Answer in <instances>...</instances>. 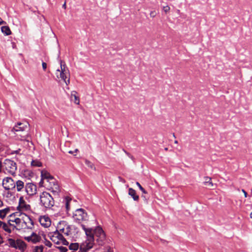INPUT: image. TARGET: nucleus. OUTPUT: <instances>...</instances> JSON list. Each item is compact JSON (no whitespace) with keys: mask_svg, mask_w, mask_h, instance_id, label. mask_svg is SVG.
I'll use <instances>...</instances> for the list:
<instances>
[{"mask_svg":"<svg viewBox=\"0 0 252 252\" xmlns=\"http://www.w3.org/2000/svg\"><path fill=\"white\" fill-rule=\"evenodd\" d=\"M15 134V136L17 139L23 141L27 143L26 145L28 147H31V145H32L31 141L30 135L28 132H13Z\"/></svg>","mask_w":252,"mask_h":252,"instance_id":"0eeeda50","label":"nucleus"},{"mask_svg":"<svg viewBox=\"0 0 252 252\" xmlns=\"http://www.w3.org/2000/svg\"><path fill=\"white\" fill-rule=\"evenodd\" d=\"M31 165L33 166L40 167L41 166L42 164L38 160H32L31 162Z\"/></svg>","mask_w":252,"mask_h":252,"instance_id":"c756f323","label":"nucleus"},{"mask_svg":"<svg viewBox=\"0 0 252 252\" xmlns=\"http://www.w3.org/2000/svg\"><path fill=\"white\" fill-rule=\"evenodd\" d=\"M42 68H43V70H45L47 68V64H46V63H45V62H42Z\"/></svg>","mask_w":252,"mask_h":252,"instance_id":"ea45409f","label":"nucleus"},{"mask_svg":"<svg viewBox=\"0 0 252 252\" xmlns=\"http://www.w3.org/2000/svg\"><path fill=\"white\" fill-rule=\"evenodd\" d=\"M57 248L60 250L61 252H66L67 251V249L64 247L59 246Z\"/></svg>","mask_w":252,"mask_h":252,"instance_id":"f704fd0d","label":"nucleus"},{"mask_svg":"<svg viewBox=\"0 0 252 252\" xmlns=\"http://www.w3.org/2000/svg\"><path fill=\"white\" fill-rule=\"evenodd\" d=\"M104 252H113V250L110 247H107L106 248V251Z\"/></svg>","mask_w":252,"mask_h":252,"instance_id":"79ce46f5","label":"nucleus"},{"mask_svg":"<svg viewBox=\"0 0 252 252\" xmlns=\"http://www.w3.org/2000/svg\"><path fill=\"white\" fill-rule=\"evenodd\" d=\"M16 153H18V151H16Z\"/></svg>","mask_w":252,"mask_h":252,"instance_id":"052dcab7","label":"nucleus"},{"mask_svg":"<svg viewBox=\"0 0 252 252\" xmlns=\"http://www.w3.org/2000/svg\"><path fill=\"white\" fill-rule=\"evenodd\" d=\"M129 156V158H130L132 159H133V157L132 156H131L130 154H129V153L125 152Z\"/></svg>","mask_w":252,"mask_h":252,"instance_id":"a18cd8bd","label":"nucleus"},{"mask_svg":"<svg viewBox=\"0 0 252 252\" xmlns=\"http://www.w3.org/2000/svg\"><path fill=\"white\" fill-rule=\"evenodd\" d=\"M71 201V199L69 197H66L64 198V201L65 205L66 210L67 211H68L69 210V204Z\"/></svg>","mask_w":252,"mask_h":252,"instance_id":"393cba45","label":"nucleus"},{"mask_svg":"<svg viewBox=\"0 0 252 252\" xmlns=\"http://www.w3.org/2000/svg\"><path fill=\"white\" fill-rule=\"evenodd\" d=\"M150 15L151 17L154 18L156 16V12L155 11H151Z\"/></svg>","mask_w":252,"mask_h":252,"instance_id":"4c0bfd02","label":"nucleus"},{"mask_svg":"<svg viewBox=\"0 0 252 252\" xmlns=\"http://www.w3.org/2000/svg\"><path fill=\"white\" fill-rule=\"evenodd\" d=\"M60 69H58L56 70V75L58 79L63 80L66 85H68L70 83V72L63 61H60Z\"/></svg>","mask_w":252,"mask_h":252,"instance_id":"f03ea898","label":"nucleus"},{"mask_svg":"<svg viewBox=\"0 0 252 252\" xmlns=\"http://www.w3.org/2000/svg\"><path fill=\"white\" fill-rule=\"evenodd\" d=\"M49 237L51 241L56 244L59 245L62 244L64 245H68L69 244V243L63 237V235L58 231L50 233Z\"/></svg>","mask_w":252,"mask_h":252,"instance_id":"20e7f679","label":"nucleus"},{"mask_svg":"<svg viewBox=\"0 0 252 252\" xmlns=\"http://www.w3.org/2000/svg\"><path fill=\"white\" fill-rule=\"evenodd\" d=\"M79 244L78 243H71L69 246V248L71 250H77L78 249Z\"/></svg>","mask_w":252,"mask_h":252,"instance_id":"cd10ccee","label":"nucleus"},{"mask_svg":"<svg viewBox=\"0 0 252 252\" xmlns=\"http://www.w3.org/2000/svg\"><path fill=\"white\" fill-rule=\"evenodd\" d=\"M0 167H2V162L0 160Z\"/></svg>","mask_w":252,"mask_h":252,"instance_id":"3c124183","label":"nucleus"},{"mask_svg":"<svg viewBox=\"0 0 252 252\" xmlns=\"http://www.w3.org/2000/svg\"><path fill=\"white\" fill-rule=\"evenodd\" d=\"M15 185L17 191H20L24 187V183L21 180H18L16 182Z\"/></svg>","mask_w":252,"mask_h":252,"instance_id":"4be33fe9","label":"nucleus"},{"mask_svg":"<svg viewBox=\"0 0 252 252\" xmlns=\"http://www.w3.org/2000/svg\"><path fill=\"white\" fill-rule=\"evenodd\" d=\"M1 31L6 35H9L11 34V32L8 26H2L1 27Z\"/></svg>","mask_w":252,"mask_h":252,"instance_id":"5701e85b","label":"nucleus"},{"mask_svg":"<svg viewBox=\"0 0 252 252\" xmlns=\"http://www.w3.org/2000/svg\"><path fill=\"white\" fill-rule=\"evenodd\" d=\"M16 243V247H15L16 249L24 251L26 248V244L23 241L18 239Z\"/></svg>","mask_w":252,"mask_h":252,"instance_id":"f3484780","label":"nucleus"},{"mask_svg":"<svg viewBox=\"0 0 252 252\" xmlns=\"http://www.w3.org/2000/svg\"><path fill=\"white\" fill-rule=\"evenodd\" d=\"M170 9V7L168 5L163 7V10L166 13L169 11Z\"/></svg>","mask_w":252,"mask_h":252,"instance_id":"c9c22d12","label":"nucleus"},{"mask_svg":"<svg viewBox=\"0 0 252 252\" xmlns=\"http://www.w3.org/2000/svg\"><path fill=\"white\" fill-rule=\"evenodd\" d=\"M3 23H5V22L3 21L0 18V25H1Z\"/></svg>","mask_w":252,"mask_h":252,"instance_id":"49530a36","label":"nucleus"},{"mask_svg":"<svg viewBox=\"0 0 252 252\" xmlns=\"http://www.w3.org/2000/svg\"><path fill=\"white\" fill-rule=\"evenodd\" d=\"M54 177L51 176L49 173L47 172L46 171H42L41 172V178L44 180H45L46 182L50 180L51 178H53Z\"/></svg>","mask_w":252,"mask_h":252,"instance_id":"a211bd4d","label":"nucleus"},{"mask_svg":"<svg viewBox=\"0 0 252 252\" xmlns=\"http://www.w3.org/2000/svg\"><path fill=\"white\" fill-rule=\"evenodd\" d=\"M71 100L74 102V103L78 105L80 103L79 97L77 95V93L76 91H72L70 95Z\"/></svg>","mask_w":252,"mask_h":252,"instance_id":"dca6fc26","label":"nucleus"},{"mask_svg":"<svg viewBox=\"0 0 252 252\" xmlns=\"http://www.w3.org/2000/svg\"><path fill=\"white\" fill-rule=\"evenodd\" d=\"M119 181L120 182H123L124 183H125L126 182V180L124 179H123L122 177H119Z\"/></svg>","mask_w":252,"mask_h":252,"instance_id":"37998d69","label":"nucleus"},{"mask_svg":"<svg viewBox=\"0 0 252 252\" xmlns=\"http://www.w3.org/2000/svg\"><path fill=\"white\" fill-rule=\"evenodd\" d=\"M167 149H167V148H165V151H167Z\"/></svg>","mask_w":252,"mask_h":252,"instance_id":"13d9d810","label":"nucleus"},{"mask_svg":"<svg viewBox=\"0 0 252 252\" xmlns=\"http://www.w3.org/2000/svg\"><path fill=\"white\" fill-rule=\"evenodd\" d=\"M242 191L244 193L245 197H247V192L244 189H243L242 190Z\"/></svg>","mask_w":252,"mask_h":252,"instance_id":"c03bdc74","label":"nucleus"},{"mask_svg":"<svg viewBox=\"0 0 252 252\" xmlns=\"http://www.w3.org/2000/svg\"><path fill=\"white\" fill-rule=\"evenodd\" d=\"M1 171V167H0V172Z\"/></svg>","mask_w":252,"mask_h":252,"instance_id":"bf43d9fd","label":"nucleus"},{"mask_svg":"<svg viewBox=\"0 0 252 252\" xmlns=\"http://www.w3.org/2000/svg\"><path fill=\"white\" fill-rule=\"evenodd\" d=\"M3 223H4V222H3L0 220V227H1L2 224H3Z\"/></svg>","mask_w":252,"mask_h":252,"instance_id":"09e8293b","label":"nucleus"},{"mask_svg":"<svg viewBox=\"0 0 252 252\" xmlns=\"http://www.w3.org/2000/svg\"><path fill=\"white\" fill-rule=\"evenodd\" d=\"M3 166L7 173L13 175L17 170V164L14 161L9 159H5L3 162Z\"/></svg>","mask_w":252,"mask_h":252,"instance_id":"423d86ee","label":"nucleus"},{"mask_svg":"<svg viewBox=\"0 0 252 252\" xmlns=\"http://www.w3.org/2000/svg\"><path fill=\"white\" fill-rule=\"evenodd\" d=\"M128 194L133 198L134 201L139 200V196L136 195V191L132 188L128 189Z\"/></svg>","mask_w":252,"mask_h":252,"instance_id":"6ab92c4d","label":"nucleus"},{"mask_svg":"<svg viewBox=\"0 0 252 252\" xmlns=\"http://www.w3.org/2000/svg\"><path fill=\"white\" fill-rule=\"evenodd\" d=\"M3 241L2 240V239L1 238V237L0 236V245L2 243Z\"/></svg>","mask_w":252,"mask_h":252,"instance_id":"8fccbe9b","label":"nucleus"},{"mask_svg":"<svg viewBox=\"0 0 252 252\" xmlns=\"http://www.w3.org/2000/svg\"><path fill=\"white\" fill-rule=\"evenodd\" d=\"M174 143H175V144H177V143H178V141H177V140H175V141H174Z\"/></svg>","mask_w":252,"mask_h":252,"instance_id":"603ef678","label":"nucleus"},{"mask_svg":"<svg viewBox=\"0 0 252 252\" xmlns=\"http://www.w3.org/2000/svg\"><path fill=\"white\" fill-rule=\"evenodd\" d=\"M136 185L139 187V189L142 191V192L144 194H146L147 192L145 190V189L141 186L140 183L138 182L136 183Z\"/></svg>","mask_w":252,"mask_h":252,"instance_id":"473e14b6","label":"nucleus"},{"mask_svg":"<svg viewBox=\"0 0 252 252\" xmlns=\"http://www.w3.org/2000/svg\"><path fill=\"white\" fill-rule=\"evenodd\" d=\"M9 212V208H5L3 210H0V218L1 219L4 218L6 214Z\"/></svg>","mask_w":252,"mask_h":252,"instance_id":"a878e982","label":"nucleus"},{"mask_svg":"<svg viewBox=\"0 0 252 252\" xmlns=\"http://www.w3.org/2000/svg\"><path fill=\"white\" fill-rule=\"evenodd\" d=\"M45 245H46V246H48L49 248H51L52 246V243L50 241H47L45 242Z\"/></svg>","mask_w":252,"mask_h":252,"instance_id":"58836bf2","label":"nucleus"},{"mask_svg":"<svg viewBox=\"0 0 252 252\" xmlns=\"http://www.w3.org/2000/svg\"><path fill=\"white\" fill-rule=\"evenodd\" d=\"M63 7L64 9L66 8V2H65L64 4L63 5Z\"/></svg>","mask_w":252,"mask_h":252,"instance_id":"de8ad7c7","label":"nucleus"},{"mask_svg":"<svg viewBox=\"0 0 252 252\" xmlns=\"http://www.w3.org/2000/svg\"><path fill=\"white\" fill-rule=\"evenodd\" d=\"M8 241V243H9L10 247H11L12 248H15V247H16V246L17 244L16 242H17V240L16 241H15L12 239H9Z\"/></svg>","mask_w":252,"mask_h":252,"instance_id":"bb28decb","label":"nucleus"},{"mask_svg":"<svg viewBox=\"0 0 252 252\" xmlns=\"http://www.w3.org/2000/svg\"><path fill=\"white\" fill-rule=\"evenodd\" d=\"M27 222L26 221L24 220V214L23 215V221L22 225L20 226V228L22 229H26L27 228Z\"/></svg>","mask_w":252,"mask_h":252,"instance_id":"72a5a7b5","label":"nucleus"},{"mask_svg":"<svg viewBox=\"0 0 252 252\" xmlns=\"http://www.w3.org/2000/svg\"><path fill=\"white\" fill-rule=\"evenodd\" d=\"M73 218L74 220L79 221L86 220L88 219V215L83 209L80 208L75 210Z\"/></svg>","mask_w":252,"mask_h":252,"instance_id":"6e6552de","label":"nucleus"},{"mask_svg":"<svg viewBox=\"0 0 252 252\" xmlns=\"http://www.w3.org/2000/svg\"><path fill=\"white\" fill-rule=\"evenodd\" d=\"M173 136H174V137H175V134H173Z\"/></svg>","mask_w":252,"mask_h":252,"instance_id":"680f3d73","label":"nucleus"},{"mask_svg":"<svg viewBox=\"0 0 252 252\" xmlns=\"http://www.w3.org/2000/svg\"><path fill=\"white\" fill-rule=\"evenodd\" d=\"M43 246H36L35 247V249L34 250V252H43Z\"/></svg>","mask_w":252,"mask_h":252,"instance_id":"7c9ffc66","label":"nucleus"},{"mask_svg":"<svg viewBox=\"0 0 252 252\" xmlns=\"http://www.w3.org/2000/svg\"><path fill=\"white\" fill-rule=\"evenodd\" d=\"M45 187L51 190L54 194H58L60 192V188L58 182L54 178L46 182Z\"/></svg>","mask_w":252,"mask_h":252,"instance_id":"39448f33","label":"nucleus"},{"mask_svg":"<svg viewBox=\"0 0 252 252\" xmlns=\"http://www.w3.org/2000/svg\"><path fill=\"white\" fill-rule=\"evenodd\" d=\"M142 197H144V198H146L145 196H144V195H142Z\"/></svg>","mask_w":252,"mask_h":252,"instance_id":"4d7b16f0","label":"nucleus"},{"mask_svg":"<svg viewBox=\"0 0 252 252\" xmlns=\"http://www.w3.org/2000/svg\"><path fill=\"white\" fill-rule=\"evenodd\" d=\"M28 124L24 123H18L15 126L12 128L11 131L12 132H28L27 129Z\"/></svg>","mask_w":252,"mask_h":252,"instance_id":"9d476101","label":"nucleus"},{"mask_svg":"<svg viewBox=\"0 0 252 252\" xmlns=\"http://www.w3.org/2000/svg\"><path fill=\"white\" fill-rule=\"evenodd\" d=\"M1 228L3 229L6 232L10 233L11 232V229L9 228L8 225L4 222L3 224H2V225L1 226Z\"/></svg>","mask_w":252,"mask_h":252,"instance_id":"c85d7f7f","label":"nucleus"},{"mask_svg":"<svg viewBox=\"0 0 252 252\" xmlns=\"http://www.w3.org/2000/svg\"><path fill=\"white\" fill-rule=\"evenodd\" d=\"M12 220H10L9 221H8V223L9 224V225L11 226H13V228H16V226L14 225L13 224H12L11 222H13L12 221H11Z\"/></svg>","mask_w":252,"mask_h":252,"instance_id":"a19ab883","label":"nucleus"},{"mask_svg":"<svg viewBox=\"0 0 252 252\" xmlns=\"http://www.w3.org/2000/svg\"><path fill=\"white\" fill-rule=\"evenodd\" d=\"M250 217H251V218H252V213H251V214H250Z\"/></svg>","mask_w":252,"mask_h":252,"instance_id":"5fc2aeb1","label":"nucleus"},{"mask_svg":"<svg viewBox=\"0 0 252 252\" xmlns=\"http://www.w3.org/2000/svg\"><path fill=\"white\" fill-rule=\"evenodd\" d=\"M12 222H14L15 224H16L17 228H16L17 229H21L22 228H20V226L22 225V221H23V215H21V218H17L14 219V220H11Z\"/></svg>","mask_w":252,"mask_h":252,"instance_id":"aec40b11","label":"nucleus"},{"mask_svg":"<svg viewBox=\"0 0 252 252\" xmlns=\"http://www.w3.org/2000/svg\"><path fill=\"white\" fill-rule=\"evenodd\" d=\"M62 224L63 225V227L61 228L62 224H60V226H59L60 231L66 236H70L71 234L70 226L65 222H63Z\"/></svg>","mask_w":252,"mask_h":252,"instance_id":"ddd939ff","label":"nucleus"},{"mask_svg":"<svg viewBox=\"0 0 252 252\" xmlns=\"http://www.w3.org/2000/svg\"><path fill=\"white\" fill-rule=\"evenodd\" d=\"M24 220L27 222V229H32L34 226L33 220L28 215L24 214Z\"/></svg>","mask_w":252,"mask_h":252,"instance_id":"2eb2a0df","label":"nucleus"},{"mask_svg":"<svg viewBox=\"0 0 252 252\" xmlns=\"http://www.w3.org/2000/svg\"><path fill=\"white\" fill-rule=\"evenodd\" d=\"M81 227L85 231L87 237L85 243L80 246V250L81 252H87L92 249L95 239L99 245H102L104 244L105 234L101 227L98 226L94 229H93L91 228H87L84 224H81Z\"/></svg>","mask_w":252,"mask_h":252,"instance_id":"f257e3e1","label":"nucleus"},{"mask_svg":"<svg viewBox=\"0 0 252 252\" xmlns=\"http://www.w3.org/2000/svg\"><path fill=\"white\" fill-rule=\"evenodd\" d=\"M2 186L6 190L14 189L16 187L15 183L11 177H6L3 179Z\"/></svg>","mask_w":252,"mask_h":252,"instance_id":"1a4fd4ad","label":"nucleus"},{"mask_svg":"<svg viewBox=\"0 0 252 252\" xmlns=\"http://www.w3.org/2000/svg\"><path fill=\"white\" fill-rule=\"evenodd\" d=\"M78 149H76L75 151V152H78Z\"/></svg>","mask_w":252,"mask_h":252,"instance_id":"6e6d98bb","label":"nucleus"},{"mask_svg":"<svg viewBox=\"0 0 252 252\" xmlns=\"http://www.w3.org/2000/svg\"><path fill=\"white\" fill-rule=\"evenodd\" d=\"M68 153H70V154H72V153H73V152H72V151H69V152H68Z\"/></svg>","mask_w":252,"mask_h":252,"instance_id":"864d4df0","label":"nucleus"},{"mask_svg":"<svg viewBox=\"0 0 252 252\" xmlns=\"http://www.w3.org/2000/svg\"><path fill=\"white\" fill-rule=\"evenodd\" d=\"M205 181L204 182V185L209 188H212L214 187V184L211 181V178L209 177H205L204 178Z\"/></svg>","mask_w":252,"mask_h":252,"instance_id":"412c9836","label":"nucleus"},{"mask_svg":"<svg viewBox=\"0 0 252 252\" xmlns=\"http://www.w3.org/2000/svg\"><path fill=\"white\" fill-rule=\"evenodd\" d=\"M85 162V164L91 168L93 169L94 168L93 164L89 160L86 159Z\"/></svg>","mask_w":252,"mask_h":252,"instance_id":"2f4dec72","label":"nucleus"},{"mask_svg":"<svg viewBox=\"0 0 252 252\" xmlns=\"http://www.w3.org/2000/svg\"><path fill=\"white\" fill-rule=\"evenodd\" d=\"M39 221L42 226L46 228L49 227L51 224L50 219L46 216H41L39 218Z\"/></svg>","mask_w":252,"mask_h":252,"instance_id":"f8f14e48","label":"nucleus"},{"mask_svg":"<svg viewBox=\"0 0 252 252\" xmlns=\"http://www.w3.org/2000/svg\"><path fill=\"white\" fill-rule=\"evenodd\" d=\"M19 206L22 208H25L28 209L30 207L29 205H27L23 197H21L19 199Z\"/></svg>","mask_w":252,"mask_h":252,"instance_id":"b1692460","label":"nucleus"},{"mask_svg":"<svg viewBox=\"0 0 252 252\" xmlns=\"http://www.w3.org/2000/svg\"><path fill=\"white\" fill-rule=\"evenodd\" d=\"M40 204L47 209H50L54 206V200L52 196L47 192H43L40 196Z\"/></svg>","mask_w":252,"mask_h":252,"instance_id":"7ed1b4c3","label":"nucleus"},{"mask_svg":"<svg viewBox=\"0 0 252 252\" xmlns=\"http://www.w3.org/2000/svg\"><path fill=\"white\" fill-rule=\"evenodd\" d=\"M25 189L29 195H33L36 192V186L32 183H29L26 185Z\"/></svg>","mask_w":252,"mask_h":252,"instance_id":"9b49d317","label":"nucleus"},{"mask_svg":"<svg viewBox=\"0 0 252 252\" xmlns=\"http://www.w3.org/2000/svg\"><path fill=\"white\" fill-rule=\"evenodd\" d=\"M26 239L28 241H31L33 243H36L40 241L41 238L38 235L33 233L30 236L26 238Z\"/></svg>","mask_w":252,"mask_h":252,"instance_id":"4468645a","label":"nucleus"},{"mask_svg":"<svg viewBox=\"0 0 252 252\" xmlns=\"http://www.w3.org/2000/svg\"><path fill=\"white\" fill-rule=\"evenodd\" d=\"M44 181L45 180H44L43 179H41V180L39 182V186L40 187H45V184L46 183V181Z\"/></svg>","mask_w":252,"mask_h":252,"instance_id":"e433bc0d","label":"nucleus"}]
</instances>
